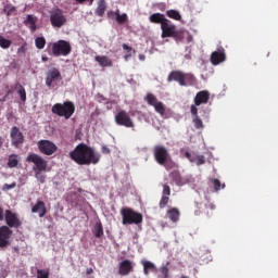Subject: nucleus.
<instances>
[{
	"mask_svg": "<svg viewBox=\"0 0 278 278\" xmlns=\"http://www.w3.org/2000/svg\"><path fill=\"white\" fill-rule=\"evenodd\" d=\"M70 157L78 164V166H90V164H97L101 162V153L94 151L92 147L86 143H79L72 152Z\"/></svg>",
	"mask_w": 278,
	"mask_h": 278,
	"instance_id": "nucleus-1",
	"label": "nucleus"
},
{
	"mask_svg": "<svg viewBox=\"0 0 278 278\" xmlns=\"http://www.w3.org/2000/svg\"><path fill=\"white\" fill-rule=\"evenodd\" d=\"M167 81H177L179 86H194L197 84V78L191 73H184L181 71H173L168 77Z\"/></svg>",
	"mask_w": 278,
	"mask_h": 278,
	"instance_id": "nucleus-2",
	"label": "nucleus"
},
{
	"mask_svg": "<svg viewBox=\"0 0 278 278\" xmlns=\"http://www.w3.org/2000/svg\"><path fill=\"white\" fill-rule=\"evenodd\" d=\"M52 114L56 116H63L66 121L75 114V103L72 101H65L64 103H55L51 109Z\"/></svg>",
	"mask_w": 278,
	"mask_h": 278,
	"instance_id": "nucleus-3",
	"label": "nucleus"
},
{
	"mask_svg": "<svg viewBox=\"0 0 278 278\" xmlns=\"http://www.w3.org/2000/svg\"><path fill=\"white\" fill-rule=\"evenodd\" d=\"M153 155L155 162L160 164V166H164L166 170H170L173 168L174 163H168V157L170 154L168 153V149L164 146H155L153 149Z\"/></svg>",
	"mask_w": 278,
	"mask_h": 278,
	"instance_id": "nucleus-4",
	"label": "nucleus"
},
{
	"mask_svg": "<svg viewBox=\"0 0 278 278\" xmlns=\"http://www.w3.org/2000/svg\"><path fill=\"white\" fill-rule=\"evenodd\" d=\"M123 225H140L143 220L141 213L134 211L130 207H124L121 211Z\"/></svg>",
	"mask_w": 278,
	"mask_h": 278,
	"instance_id": "nucleus-5",
	"label": "nucleus"
},
{
	"mask_svg": "<svg viewBox=\"0 0 278 278\" xmlns=\"http://www.w3.org/2000/svg\"><path fill=\"white\" fill-rule=\"evenodd\" d=\"M114 121L119 127H126L127 129H134V127H136L134 119L125 110L117 111V113L114 115Z\"/></svg>",
	"mask_w": 278,
	"mask_h": 278,
	"instance_id": "nucleus-6",
	"label": "nucleus"
},
{
	"mask_svg": "<svg viewBox=\"0 0 278 278\" xmlns=\"http://www.w3.org/2000/svg\"><path fill=\"white\" fill-rule=\"evenodd\" d=\"M71 51H73V48L71 47V42L66 40H59L52 43V54L54 58L71 55Z\"/></svg>",
	"mask_w": 278,
	"mask_h": 278,
	"instance_id": "nucleus-7",
	"label": "nucleus"
},
{
	"mask_svg": "<svg viewBox=\"0 0 278 278\" xmlns=\"http://www.w3.org/2000/svg\"><path fill=\"white\" fill-rule=\"evenodd\" d=\"M50 23L52 27H64L66 25V15H64V11L62 9H54L50 11Z\"/></svg>",
	"mask_w": 278,
	"mask_h": 278,
	"instance_id": "nucleus-8",
	"label": "nucleus"
},
{
	"mask_svg": "<svg viewBox=\"0 0 278 278\" xmlns=\"http://www.w3.org/2000/svg\"><path fill=\"white\" fill-rule=\"evenodd\" d=\"M26 162H31V164L35 165L33 167L34 173L47 170V161L36 153L28 154V156L26 157Z\"/></svg>",
	"mask_w": 278,
	"mask_h": 278,
	"instance_id": "nucleus-9",
	"label": "nucleus"
},
{
	"mask_svg": "<svg viewBox=\"0 0 278 278\" xmlns=\"http://www.w3.org/2000/svg\"><path fill=\"white\" fill-rule=\"evenodd\" d=\"M4 220L9 229H18V227L23 225V222L18 218V214L14 213L12 210L4 211Z\"/></svg>",
	"mask_w": 278,
	"mask_h": 278,
	"instance_id": "nucleus-10",
	"label": "nucleus"
},
{
	"mask_svg": "<svg viewBox=\"0 0 278 278\" xmlns=\"http://www.w3.org/2000/svg\"><path fill=\"white\" fill-rule=\"evenodd\" d=\"M162 29V38H179V31H177V26L173 25V22L167 20L161 26Z\"/></svg>",
	"mask_w": 278,
	"mask_h": 278,
	"instance_id": "nucleus-11",
	"label": "nucleus"
},
{
	"mask_svg": "<svg viewBox=\"0 0 278 278\" xmlns=\"http://www.w3.org/2000/svg\"><path fill=\"white\" fill-rule=\"evenodd\" d=\"M37 147L43 155H53L58 151V146L49 140H40L37 142Z\"/></svg>",
	"mask_w": 278,
	"mask_h": 278,
	"instance_id": "nucleus-12",
	"label": "nucleus"
},
{
	"mask_svg": "<svg viewBox=\"0 0 278 278\" xmlns=\"http://www.w3.org/2000/svg\"><path fill=\"white\" fill-rule=\"evenodd\" d=\"M61 79L62 73H60V70H58V67H52L47 72L46 86L51 88L55 81H61Z\"/></svg>",
	"mask_w": 278,
	"mask_h": 278,
	"instance_id": "nucleus-13",
	"label": "nucleus"
},
{
	"mask_svg": "<svg viewBox=\"0 0 278 278\" xmlns=\"http://www.w3.org/2000/svg\"><path fill=\"white\" fill-rule=\"evenodd\" d=\"M11 142L12 146L15 147V149H18L23 142H25V136H23V132L21 129L16 126H13L11 128Z\"/></svg>",
	"mask_w": 278,
	"mask_h": 278,
	"instance_id": "nucleus-14",
	"label": "nucleus"
},
{
	"mask_svg": "<svg viewBox=\"0 0 278 278\" xmlns=\"http://www.w3.org/2000/svg\"><path fill=\"white\" fill-rule=\"evenodd\" d=\"M13 231L8 226L0 227V249H7L10 247V238H12Z\"/></svg>",
	"mask_w": 278,
	"mask_h": 278,
	"instance_id": "nucleus-15",
	"label": "nucleus"
},
{
	"mask_svg": "<svg viewBox=\"0 0 278 278\" xmlns=\"http://www.w3.org/2000/svg\"><path fill=\"white\" fill-rule=\"evenodd\" d=\"M225 60H227V54L225 53V48L223 47H219L211 54V64H213V66H218V64H223Z\"/></svg>",
	"mask_w": 278,
	"mask_h": 278,
	"instance_id": "nucleus-16",
	"label": "nucleus"
},
{
	"mask_svg": "<svg viewBox=\"0 0 278 278\" xmlns=\"http://www.w3.org/2000/svg\"><path fill=\"white\" fill-rule=\"evenodd\" d=\"M134 271V263L130 260H124L119 263L118 274L122 277H127L129 273Z\"/></svg>",
	"mask_w": 278,
	"mask_h": 278,
	"instance_id": "nucleus-17",
	"label": "nucleus"
},
{
	"mask_svg": "<svg viewBox=\"0 0 278 278\" xmlns=\"http://www.w3.org/2000/svg\"><path fill=\"white\" fill-rule=\"evenodd\" d=\"M191 114L193 116L192 123L197 129H203V119L199 116V109L195 105H191L190 108Z\"/></svg>",
	"mask_w": 278,
	"mask_h": 278,
	"instance_id": "nucleus-18",
	"label": "nucleus"
},
{
	"mask_svg": "<svg viewBox=\"0 0 278 278\" xmlns=\"http://www.w3.org/2000/svg\"><path fill=\"white\" fill-rule=\"evenodd\" d=\"M210 101V91H200L195 94L194 98V106L203 105V103H207Z\"/></svg>",
	"mask_w": 278,
	"mask_h": 278,
	"instance_id": "nucleus-19",
	"label": "nucleus"
},
{
	"mask_svg": "<svg viewBox=\"0 0 278 278\" xmlns=\"http://www.w3.org/2000/svg\"><path fill=\"white\" fill-rule=\"evenodd\" d=\"M33 214H39V218H45L47 216V206L43 201H37L36 204L31 207Z\"/></svg>",
	"mask_w": 278,
	"mask_h": 278,
	"instance_id": "nucleus-20",
	"label": "nucleus"
},
{
	"mask_svg": "<svg viewBox=\"0 0 278 278\" xmlns=\"http://www.w3.org/2000/svg\"><path fill=\"white\" fill-rule=\"evenodd\" d=\"M94 60L96 62H98L99 66H101L102 68L114 66V62H112V59H110V56L97 55Z\"/></svg>",
	"mask_w": 278,
	"mask_h": 278,
	"instance_id": "nucleus-21",
	"label": "nucleus"
},
{
	"mask_svg": "<svg viewBox=\"0 0 278 278\" xmlns=\"http://www.w3.org/2000/svg\"><path fill=\"white\" fill-rule=\"evenodd\" d=\"M150 23H154L155 25H161V27L168 21L166 16L162 13H153L149 17Z\"/></svg>",
	"mask_w": 278,
	"mask_h": 278,
	"instance_id": "nucleus-22",
	"label": "nucleus"
},
{
	"mask_svg": "<svg viewBox=\"0 0 278 278\" xmlns=\"http://www.w3.org/2000/svg\"><path fill=\"white\" fill-rule=\"evenodd\" d=\"M36 23H38V17L34 15H27L26 20H24V25H26V27H29L31 33L38 29V26H36Z\"/></svg>",
	"mask_w": 278,
	"mask_h": 278,
	"instance_id": "nucleus-23",
	"label": "nucleus"
},
{
	"mask_svg": "<svg viewBox=\"0 0 278 278\" xmlns=\"http://www.w3.org/2000/svg\"><path fill=\"white\" fill-rule=\"evenodd\" d=\"M180 216L181 213L177 207H172L167 211V217L169 218V220H172V223H177Z\"/></svg>",
	"mask_w": 278,
	"mask_h": 278,
	"instance_id": "nucleus-24",
	"label": "nucleus"
},
{
	"mask_svg": "<svg viewBox=\"0 0 278 278\" xmlns=\"http://www.w3.org/2000/svg\"><path fill=\"white\" fill-rule=\"evenodd\" d=\"M141 264L143 266V274L146 276H148L149 273H155L156 270L155 264H153L151 261H142Z\"/></svg>",
	"mask_w": 278,
	"mask_h": 278,
	"instance_id": "nucleus-25",
	"label": "nucleus"
},
{
	"mask_svg": "<svg viewBox=\"0 0 278 278\" xmlns=\"http://www.w3.org/2000/svg\"><path fill=\"white\" fill-rule=\"evenodd\" d=\"M105 10H108V3L105 2V0H99L98 7L96 9L97 16L102 17L105 14Z\"/></svg>",
	"mask_w": 278,
	"mask_h": 278,
	"instance_id": "nucleus-26",
	"label": "nucleus"
},
{
	"mask_svg": "<svg viewBox=\"0 0 278 278\" xmlns=\"http://www.w3.org/2000/svg\"><path fill=\"white\" fill-rule=\"evenodd\" d=\"M7 166L9 168H16L18 166V154L9 155Z\"/></svg>",
	"mask_w": 278,
	"mask_h": 278,
	"instance_id": "nucleus-27",
	"label": "nucleus"
},
{
	"mask_svg": "<svg viewBox=\"0 0 278 278\" xmlns=\"http://www.w3.org/2000/svg\"><path fill=\"white\" fill-rule=\"evenodd\" d=\"M93 233L96 238H101L103 236V224H101V222L96 223Z\"/></svg>",
	"mask_w": 278,
	"mask_h": 278,
	"instance_id": "nucleus-28",
	"label": "nucleus"
},
{
	"mask_svg": "<svg viewBox=\"0 0 278 278\" xmlns=\"http://www.w3.org/2000/svg\"><path fill=\"white\" fill-rule=\"evenodd\" d=\"M166 16H168V18H173L174 21H179L181 18L179 11L173 9L166 11Z\"/></svg>",
	"mask_w": 278,
	"mask_h": 278,
	"instance_id": "nucleus-29",
	"label": "nucleus"
},
{
	"mask_svg": "<svg viewBox=\"0 0 278 278\" xmlns=\"http://www.w3.org/2000/svg\"><path fill=\"white\" fill-rule=\"evenodd\" d=\"M154 110L157 114H160V116H164V114H166V106H164V103H162V101H159L154 104Z\"/></svg>",
	"mask_w": 278,
	"mask_h": 278,
	"instance_id": "nucleus-30",
	"label": "nucleus"
},
{
	"mask_svg": "<svg viewBox=\"0 0 278 278\" xmlns=\"http://www.w3.org/2000/svg\"><path fill=\"white\" fill-rule=\"evenodd\" d=\"M146 101L148 103V105H152V108H154V105L160 101L157 100V97H155V94L153 93H148L146 96Z\"/></svg>",
	"mask_w": 278,
	"mask_h": 278,
	"instance_id": "nucleus-31",
	"label": "nucleus"
},
{
	"mask_svg": "<svg viewBox=\"0 0 278 278\" xmlns=\"http://www.w3.org/2000/svg\"><path fill=\"white\" fill-rule=\"evenodd\" d=\"M17 88H21V90L17 91V94H20L21 101H23V103H25V101H27V91H25V87H23V85H21V83H17Z\"/></svg>",
	"mask_w": 278,
	"mask_h": 278,
	"instance_id": "nucleus-32",
	"label": "nucleus"
},
{
	"mask_svg": "<svg viewBox=\"0 0 278 278\" xmlns=\"http://www.w3.org/2000/svg\"><path fill=\"white\" fill-rule=\"evenodd\" d=\"M0 47L1 49H10L12 47V40L5 39V37L0 35Z\"/></svg>",
	"mask_w": 278,
	"mask_h": 278,
	"instance_id": "nucleus-33",
	"label": "nucleus"
},
{
	"mask_svg": "<svg viewBox=\"0 0 278 278\" xmlns=\"http://www.w3.org/2000/svg\"><path fill=\"white\" fill-rule=\"evenodd\" d=\"M169 176L173 179V181H175V184H177V186H179L181 184V174H179V172L174 170L169 174Z\"/></svg>",
	"mask_w": 278,
	"mask_h": 278,
	"instance_id": "nucleus-34",
	"label": "nucleus"
},
{
	"mask_svg": "<svg viewBox=\"0 0 278 278\" xmlns=\"http://www.w3.org/2000/svg\"><path fill=\"white\" fill-rule=\"evenodd\" d=\"M3 12L4 14H7V16H12V14L16 12V7H14L13 4H7L4 5Z\"/></svg>",
	"mask_w": 278,
	"mask_h": 278,
	"instance_id": "nucleus-35",
	"label": "nucleus"
},
{
	"mask_svg": "<svg viewBox=\"0 0 278 278\" xmlns=\"http://www.w3.org/2000/svg\"><path fill=\"white\" fill-rule=\"evenodd\" d=\"M35 45L37 49H43L47 45V39H45V37H37L35 39Z\"/></svg>",
	"mask_w": 278,
	"mask_h": 278,
	"instance_id": "nucleus-36",
	"label": "nucleus"
},
{
	"mask_svg": "<svg viewBox=\"0 0 278 278\" xmlns=\"http://www.w3.org/2000/svg\"><path fill=\"white\" fill-rule=\"evenodd\" d=\"M35 177L39 184H47V175L42 174V172H35Z\"/></svg>",
	"mask_w": 278,
	"mask_h": 278,
	"instance_id": "nucleus-37",
	"label": "nucleus"
},
{
	"mask_svg": "<svg viewBox=\"0 0 278 278\" xmlns=\"http://www.w3.org/2000/svg\"><path fill=\"white\" fill-rule=\"evenodd\" d=\"M168 201H170V198L168 195H162V198L160 200L161 210H164V207H166V205H168Z\"/></svg>",
	"mask_w": 278,
	"mask_h": 278,
	"instance_id": "nucleus-38",
	"label": "nucleus"
},
{
	"mask_svg": "<svg viewBox=\"0 0 278 278\" xmlns=\"http://www.w3.org/2000/svg\"><path fill=\"white\" fill-rule=\"evenodd\" d=\"M123 49L124 51H127V54L124 56L126 61L129 60V58H131V51H132V48L129 47L127 43H123Z\"/></svg>",
	"mask_w": 278,
	"mask_h": 278,
	"instance_id": "nucleus-39",
	"label": "nucleus"
},
{
	"mask_svg": "<svg viewBox=\"0 0 278 278\" xmlns=\"http://www.w3.org/2000/svg\"><path fill=\"white\" fill-rule=\"evenodd\" d=\"M37 278H49V269H37Z\"/></svg>",
	"mask_w": 278,
	"mask_h": 278,
	"instance_id": "nucleus-40",
	"label": "nucleus"
},
{
	"mask_svg": "<svg viewBox=\"0 0 278 278\" xmlns=\"http://www.w3.org/2000/svg\"><path fill=\"white\" fill-rule=\"evenodd\" d=\"M127 13H124L122 15L121 13H118L116 21L119 25H123L124 23H127Z\"/></svg>",
	"mask_w": 278,
	"mask_h": 278,
	"instance_id": "nucleus-41",
	"label": "nucleus"
},
{
	"mask_svg": "<svg viewBox=\"0 0 278 278\" xmlns=\"http://www.w3.org/2000/svg\"><path fill=\"white\" fill-rule=\"evenodd\" d=\"M121 13V11H109L108 14V18H111L112 21H116V18H118V14Z\"/></svg>",
	"mask_w": 278,
	"mask_h": 278,
	"instance_id": "nucleus-42",
	"label": "nucleus"
},
{
	"mask_svg": "<svg viewBox=\"0 0 278 278\" xmlns=\"http://www.w3.org/2000/svg\"><path fill=\"white\" fill-rule=\"evenodd\" d=\"M185 157H187V160H189V162L194 163L197 162V154L194 153H190V152H185Z\"/></svg>",
	"mask_w": 278,
	"mask_h": 278,
	"instance_id": "nucleus-43",
	"label": "nucleus"
},
{
	"mask_svg": "<svg viewBox=\"0 0 278 278\" xmlns=\"http://www.w3.org/2000/svg\"><path fill=\"white\" fill-rule=\"evenodd\" d=\"M212 184H213L214 190H215L216 192H218V190H220V186H222V188H225V185H222V184H220V180H218V179H216V178L213 179Z\"/></svg>",
	"mask_w": 278,
	"mask_h": 278,
	"instance_id": "nucleus-44",
	"label": "nucleus"
},
{
	"mask_svg": "<svg viewBox=\"0 0 278 278\" xmlns=\"http://www.w3.org/2000/svg\"><path fill=\"white\" fill-rule=\"evenodd\" d=\"M195 163H197V166H203V164H205V156L195 155Z\"/></svg>",
	"mask_w": 278,
	"mask_h": 278,
	"instance_id": "nucleus-45",
	"label": "nucleus"
},
{
	"mask_svg": "<svg viewBox=\"0 0 278 278\" xmlns=\"http://www.w3.org/2000/svg\"><path fill=\"white\" fill-rule=\"evenodd\" d=\"M163 197H170V186L168 184L163 185Z\"/></svg>",
	"mask_w": 278,
	"mask_h": 278,
	"instance_id": "nucleus-46",
	"label": "nucleus"
},
{
	"mask_svg": "<svg viewBox=\"0 0 278 278\" xmlns=\"http://www.w3.org/2000/svg\"><path fill=\"white\" fill-rule=\"evenodd\" d=\"M14 188H16V182H12L11 185L4 184L2 190H12Z\"/></svg>",
	"mask_w": 278,
	"mask_h": 278,
	"instance_id": "nucleus-47",
	"label": "nucleus"
},
{
	"mask_svg": "<svg viewBox=\"0 0 278 278\" xmlns=\"http://www.w3.org/2000/svg\"><path fill=\"white\" fill-rule=\"evenodd\" d=\"M160 270L164 278H168V267L163 266Z\"/></svg>",
	"mask_w": 278,
	"mask_h": 278,
	"instance_id": "nucleus-48",
	"label": "nucleus"
},
{
	"mask_svg": "<svg viewBox=\"0 0 278 278\" xmlns=\"http://www.w3.org/2000/svg\"><path fill=\"white\" fill-rule=\"evenodd\" d=\"M101 151L104 155H110L111 153L110 148H108V146H103Z\"/></svg>",
	"mask_w": 278,
	"mask_h": 278,
	"instance_id": "nucleus-49",
	"label": "nucleus"
},
{
	"mask_svg": "<svg viewBox=\"0 0 278 278\" xmlns=\"http://www.w3.org/2000/svg\"><path fill=\"white\" fill-rule=\"evenodd\" d=\"M4 216H5V211L2 208V206H0V222L4 220Z\"/></svg>",
	"mask_w": 278,
	"mask_h": 278,
	"instance_id": "nucleus-50",
	"label": "nucleus"
},
{
	"mask_svg": "<svg viewBox=\"0 0 278 278\" xmlns=\"http://www.w3.org/2000/svg\"><path fill=\"white\" fill-rule=\"evenodd\" d=\"M7 93L5 97H8L9 94H12V90L10 89V86H7Z\"/></svg>",
	"mask_w": 278,
	"mask_h": 278,
	"instance_id": "nucleus-51",
	"label": "nucleus"
},
{
	"mask_svg": "<svg viewBox=\"0 0 278 278\" xmlns=\"http://www.w3.org/2000/svg\"><path fill=\"white\" fill-rule=\"evenodd\" d=\"M86 1H90V0H75L76 3H86Z\"/></svg>",
	"mask_w": 278,
	"mask_h": 278,
	"instance_id": "nucleus-52",
	"label": "nucleus"
},
{
	"mask_svg": "<svg viewBox=\"0 0 278 278\" xmlns=\"http://www.w3.org/2000/svg\"><path fill=\"white\" fill-rule=\"evenodd\" d=\"M139 60H141L142 62H144V60H146L144 54H139Z\"/></svg>",
	"mask_w": 278,
	"mask_h": 278,
	"instance_id": "nucleus-53",
	"label": "nucleus"
},
{
	"mask_svg": "<svg viewBox=\"0 0 278 278\" xmlns=\"http://www.w3.org/2000/svg\"><path fill=\"white\" fill-rule=\"evenodd\" d=\"M15 90H17V92L21 90V87H18V83L15 84Z\"/></svg>",
	"mask_w": 278,
	"mask_h": 278,
	"instance_id": "nucleus-54",
	"label": "nucleus"
},
{
	"mask_svg": "<svg viewBox=\"0 0 278 278\" xmlns=\"http://www.w3.org/2000/svg\"><path fill=\"white\" fill-rule=\"evenodd\" d=\"M0 147H3V138L0 137Z\"/></svg>",
	"mask_w": 278,
	"mask_h": 278,
	"instance_id": "nucleus-55",
	"label": "nucleus"
},
{
	"mask_svg": "<svg viewBox=\"0 0 278 278\" xmlns=\"http://www.w3.org/2000/svg\"><path fill=\"white\" fill-rule=\"evenodd\" d=\"M21 51H25V47H21L20 49H18V52H21Z\"/></svg>",
	"mask_w": 278,
	"mask_h": 278,
	"instance_id": "nucleus-56",
	"label": "nucleus"
},
{
	"mask_svg": "<svg viewBox=\"0 0 278 278\" xmlns=\"http://www.w3.org/2000/svg\"><path fill=\"white\" fill-rule=\"evenodd\" d=\"M47 60H49V58H42V62H47Z\"/></svg>",
	"mask_w": 278,
	"mask_h": 278,
	"instance_id": "nucleus-57",
	"label": "nucleus"
},
{
	"mask_svg": "<svg viewBox=\"0 0 278 278\" xmlns=\"http://www.w3.org/2000/svg\"><path fill=\"white\" fill-rule=\"evenodd\" d=\"M94 3V0H89V4L92 5Z\"/></svg>",
	"mask_w": 278,
	"mask_h": 278,
	"instance_id": "nucleus-58",
	"label": "nucleus"
},
{
	"mask_svg": "<svg viewBox=\"0 0 278 278\" xmlns=\"http://www.w3.org/2000/svg\"><path fill=\"white\" fill-rule=\"evenodd\" d=\"M208 207H211V210H214V205L210 204Z\"/></svg>",
	"mask_w": 278,
	"mask_h": 278,
	"instance_id": "nucleus-59",
	"label": "nucleus"
},
{
	"mask_svg": "<svg viewBox=\"0 0 278 278\" xmlns=\"http://www.w3.org/2000/svg\"><path fill=\"white\" fill-rule=\"evenodd\" d=\"M5 99H8V97L4 96V97L2 98V101H5Z\"/></svg>",
	"mask_w": 278,
	"mask_h": 278,
	"instance_id": "nucleus-60",
	"label": "nucleus"
}]
</instances>
